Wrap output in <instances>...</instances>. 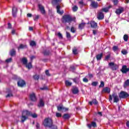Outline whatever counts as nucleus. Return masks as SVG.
<instances>
[{"mask_svg":"<svg viewBox=\"0 0 129 129\" xmlns=\"http://www.w3.org/2000/svg\"><path fill=\"white\" fill-rule=\"evenodd\" d=\"M71 70H72V71H74V70H75V67H74V66H72V67H71Z\"/></svg>","mask_w":129,"mask_h":129,"instance_id":"0e129e2a","label":"nucleus"},{"mask_svg":"<svg viewBox=\"0 0 129 129\" xmlns=\"http://www.w3.org/2000/svg\"><path fill=\"white\" fill-rule=\"evenodd\" d=\"M112 98L113 99V102L115 103H117L118 101H119V98H118V95L115 92L113 93L111 95H109V101L111 102L112 101Z\"/></svg>","mask_w":129,"mask_h":129,"instance_id":"7ed1b4c3","label":"nucleus"},{"mask_svg":"<svg viewBox=\"0 0 129 129\" xmlns=\"http://www.w3.org/2000/svg\"><path fill=\"white\" fill-rule=\"evenodd\" d=\"M61 2H62V0H52L51 4L53 5V6L57 5L56 7V13L58 14V15L62 16V15L64 14V11L60 10V9H61V6L59 5V4H60Z\"/></svg>","mask_w":129,"mask_h":129,"instance_id":"f257e3e1","label":"nucleus"},{"mask_svg":"<svg viewBox=\"0 0 129 129\" xmlns=\"http://www.w3.org/2000/svg\"><path fill=\"white\" fill-rule=\"evenodd\" d=\"M101 93H110V89L109 87H105L103 88Z\"/></svg>","mask_w":129,"mask_h":129,"instance_id":"dca6fc26","label":"nucleus"},{"mask_svg":"<svg viewBox=\"0 0 129 129\" xmlns=\"http://www.w3.org/2000/svg\"><path fill=\"white\" fill-rule=\"evenodd\" d=\"M25 67L27 68L28 70H30V69H32L33 68V65H32V62H27L26 64H25Z\"/></svg>","mask_w":129,"mask_h":129,"instance_id":"412c9836","label":"nucleus"},{"mask_svg":"<svg viewBox=\"0 0 129 129\" xmlns=\"http://www.w3.org/2000/svg\"><path fill=\"white\" fill-rule=\"evenodd\" d=\"M86 24L84 23H80L79 24L78 28L80 30H83V29H84V27H85Z\"/></svg>","mask_w":129,"mask_h":129,"instance_id":"cd10ccee","label":"nucleus"},{"mask_svg":"<svg viewBox=\"0 0 129 129\" xmlns=\"http://www.w3.org/2000/svg\"><path fill=\"white\" fill-rule=\"evenodd\" d=\"M17 85L19 87H24L26 85V82L24 80L20 79L17 82Z\"/></svg>","mask_w":129,"mask_h":129,"instance_id":"6e6552de","label":"nucleus"},{"mask_svg":"<svg viewBox=\"0 0 129 129\" xmlns=\"http://www.w3.org/2000/svg\"><path fill=\"white\" fill-rule=\"evenodd\" d=\"M88 76L89 78H93V75L91 74H88Z\"/></svg>","mask_w":129,"mask_h":129,"instance_id":"680f3d73","label":"nucleus"},{"mask_svg":"<svg viewBox=\"0 0 129 129\" xmlns=\"http://www.w3.org/2000/svg\"><path fill=\"white\" fill-rule=\"evenodd\" d=\"M93 103L95 105H97V104H98V101L97 100H96V99H93L92 101L89 102L90 105H92Z\"/></svg>","mask_w":129,"mask_h":129,"instance_id":"aec40b11","label":"nucleus"},{"mask_svg":"<svg viewBox=\"0 0 129 129\" xmlns=\"http://www.w3.org/2000/svg\"><path fill=\"white\" fill-rule=\"evenodd\" d=\"M44 105H45V103L44 102L43 99L40 98L39 99V102L38 104V107H43V106H44Z\"/></svg>","mask_w":129,"mask_h":129,"instance_id":"6ab92c4d","label":"nucleus"},{"mask_svg":"<svg viewBox=\"0 0 129 129\" xmlns=\"http://www.w3.org/2000/svg\"><path fill=\"white\" fill-rule=\"evenodd\" d=\"M71 32H72V33H75V32H76V30H75V28H74V27H72L71 28Z\"/></svg>","mask_w":129,"mask_h":129,"instance_id":"09e8293b","label":"nucleus"},{"mask_svg":"<svg viewBox=\"0 0 129 129\" xmlns=\"http://www.w3.org/2000/svg\"><path fill=\"white\" fill-rule=\"evenodd\" d=\"M16 50L15 49H12L10 51V55L13 57L14 56H16Z\"/></svg>","mask_w":129,"mask_h":129,"instance_id":"393cba45","label":"nucleus"},{"mask_svg":"<svg viewBox=\"0 0 129 129\" xmlns=\"http://www.w3.org/2000/svg\"><path fill=\"white\" fill-rule=\"evenodd\" d=\"M17 13H18V8L14 7L12 8V15L14 18H16V17H17Z\"/></svg>","mask_w":129,"mask_h":129,"instance_id":"4468645a","label":"nucleus"},{"mask_svg":"<svg viewBox=\"0 0 129 129\" xmlns=\"http://www.w3.org/2000/svg\"><path fill=\"white\" fill-rule=\"evenodd\" d=\"M66 34H67V38L68 39H70V38H71V35L70 34V33L69 32H67Z\"/></svg>","mask_w":129,"mask_h":129,"instance_id":"8fccbe9b","label":"nucleus"},{"mask_svg":"<svg viewBox=\"0 0 129 129\" xmlns=\"http://www.w3.org/2000/svg\"><path fill=\"white\" fill-rule=\"evenodd\" d=\"M12 60H13V59L12 58H9L6 60V62L7 63H10V62H12Z\"/></svg>","mask_w":129,"mask_h":129,"instance_id":"5fc2aeb1","label":"nucleus"},{"mask_svg":"<svg viewBox=\"0 0 129 129\" xmlns=\"http://www.w3.org/2000/svg\"><path fill=\"white\" fill-rule=\"evenodd\" d=\"M73 54H74V55H77V54H78V51L77 49V48L74 47L73 49Z\"/></svg>","mask_w":129,"mask_h":129,"instance_id":"c756f323","label":"nucleus"},{"mask_svg":"<svg viewBox=\"0 0 129 129\" xmlns=\"http://www.w3.org/2000/svg\"><path fill=\"white\" fill-rule=\"evenodd\" d=\"M42 53L44 56H50L52 55V52L48 49H45L43 52Z\"/></svg>","mask_w":129,"mask_h":129,"instance_id":"ddd939ff","label":"nucleus"},{"mask_svg":"<svg viewBox=\"0 0 129 129\" xmlns=\"http://www.w3.org/2000/svg\"><path fill=\"white\" fill-rule=\"evenodd\" d=\"M29 31H34V28H33L32 27H29Z\"/></svg>","mask_w":129,"mask_h":129,"instance_id":"774afa93","label":"nucleus"},{"mask_svg":"<svg viewBox=\"0 0 129 129\" xmlns=\"http://www.w3.org/2000/svg\"><path fill=\"white\" fill-rule=\"evenodd\" d=\"M56 117H62V114L60 113H56Z\"/></svg>","mask_w":129,"mask_h":129,"instance_id":"3c124183","label":"nucleus"},{"mask_svg":"<svg viewBox=\"0 0 129 129\" xmlns=\"http://www.w3.org/2000/svg\"><path fill=\"white\" fill-rule=\"evenodd\" d=\"M91 28H93V29H96V28H97V23L94 21H92L91 22Z\"/></svg>","mask_w":129,"mask_h":129,"instance_id":"5701e85b","label":"nucleus"},{"mask_svg":"<svg viewBox=\"0 0 129 129\" xmlns=\"http://www.w3.org/2000/svg\"><path fill=\"white\" fill-rule=\"evenodd\" d=\"M21 62L23 64V65L27 64L28 63V59L26 57H23L21 59Z\"/></svg>","mask_w":129,"mask_h":129,"instance_id":"c85d7f7f","label":"nucleus"},{"mask_svg":"<svg viewBox=\"0 0 129 129\" xmlns=\"http://www.w3.org/2000/svg\"><path fill=\"white\" fill-rule=\"evenodd\" d=\"M35 58H36V56L32 55L31 56H30V60L31 61H33V60H34V59H35Z\"/></svg>","mask_w":129,"mask_h":129,"instance_id":"bf43d9fd","label":"nucleus"},{"mask_svg":"<svg viewBox=\"0 0 129 129\" xmlns=\"http://www.w3.org/2000/svg\"><path fill=\"white\" fill-rule=\"evenodd\" d=\"M91 85H92V86H97V85H98V82H93Z\"/></svg>","mask_w":129,"mask_h":129,"instance_id":"a18cd8bd","label":"nucleus"},{"mask_svg":"<svg viewBox=\"0 0 129 129\" xmlns=\"http://www.w3.org/2000/svg\"><path fill=\"white\" fill-rule=\"evenodd\" d=\"M129 97V94L126 92H124L123 91H121L119 94V97L121 99H125Z\"/></svg>","mask_w":129,"mask_h":129,"instance_id":"0eeeda50","label":"nucleus"},{"mask_svg":"<svg viewBox=\"0 0 129 129\" xmlns=\"http://www.w3.org/2000/svg\"><path fill=\"white\" fill-rule=\"evenodd\" d=\"M104 87V82L101 81L100 85L99 86V88H103Z\"/></svg>","mask_w":129,"mask_h":129,"instance_id":"e433bc0d","label":"nucleus"},{"mask_svg":"<svg viewBox=\"0 0 129 129\" xmlns=\"http://www.w3.org/2000/svg\"><path fill=\"white\" fill-rule=\"evenodd\" d=\"M73 21V18L69 15H65L62 16L61 22L63 24L66 23H71Z\"/></svg>","mask_w":129,"mask_h":129,"instance_id":"39448f33","label":"nucleus"},{"mask_svg":"<svg viewBox=\"0 0 129 129\" xmlns=\"http://www.w3.org/2000/svg\"><path fill=\"white\" fill-rule=\"evenodd\" d=\"M121 52L122 54H123V55H126V54H127V51H126L125 49H122Z\"/></svg>","mask_w":129,"mask_h":129,"instance_id":"37998d69","label":"nucleus"},{"mask_svg":"<svg viewBox=\"0 0 129 129\" xmlns=\"http://www.w3.org/2000/svg\"><path fill=\"white\" fill-rule=\"evenodd\" d=\"M45 74L47 76H51V75H50V73H49V70L45 71Z\"/></svg>","mask_w":129,"mask_h":129,"instance_id":"4d7b16f0","label":"nucleus"},{"mask_svg":"<svg viewBox=\"0 0 129 129\" xmlns=\"http://www.w3.org/2000/svg\"><path fill=\"white\" fill-rule=\"evenodd\" d=\"M39 18H40V16L36 15L35 17H33L34 21H38L39 20Z\"/></svg>","mask_w":129,"mask_h":129,"instance_id":"49530a36","label":"nucleus"},{"mask_svg":"<svg viewBox=\"0 0 129 129\" xmlns=\"http://www.w3.org/2000/svg\"><path fill=\"white\" fill-rule=\"evenodd\" d=\"M30 115L31 111L27 110L23 111L21 117V122H25Z\"/></svg>","mask_w":129,"mask_h":129,"instance_id":"f03ea898","label":"nucleus"},{"mask_svg":"<svg viewBox=\"0 0 129 129\" xmlns=\"http://www.w3.org/2000/svg\"><path fill=\"white\" fill-rule=\"evenodd\" d=\"M30 99L31 101H37V97H36V94L35 93H32L29 96Z\"/></svg>","mask_w":129,"mask_h":129,"instance_id":"9b49d317","label":"nucleus"},{"mask_svg":"<svg viewBox=\"0 0 129 129\" xmlns=\"http://www.w3.org/2000/svg\"><path fill=\"white\" fill-rule=\"evenodd\" d=\"M8 29H12V24L11 23H8Z\"/></svg>","mask_w":129,"mask_h":129,"instance_id":"69168bd1","label":"nucleus"},{"mask_svg":"<svg viewBox=\"0 0 129 129\" xmlns=\"http://www.w3.org/2000/svg\"><path fill=\"white\" fill-rule=\"evenodd\" d=\"M108 66L112 71H116L118 69V66L113 62H110L108 63Z\"/></svg>","mask_w":129,"mask_h":129,"instance_id":"423d86ee","label":"nucleus"},{"mask_svg":"<svg viewBox=\"0 0 129 129\" xmlns=\"http://www.w3.org/2000/svg\"><path fill=\"white\" fill-rule=\"evenodd\" d=\"M97 18L99 20H103V19L104 18V15H103V14L102 13V12H100L98 14V15L97 16Z\"/></svg>","mask_w":129,"mask_h":129,"instance_id":"4be33fe9","label":"nucleus"},{"mask_svg":"<svg viewBox=\"0 0 129 129\" xmlns=\"http://www.w3.org/2000/svg\"><path fill=\"white\" fill-rule=\"evenodd\" d=\"M65 84L66 86H71V85H72V83L69 82L68 80H67L65 81Z\"/></svg>","mask_w":129,"mask_h":129,"instance_id":"473e14b6","label":"nucleus"},{"mask_svg":"<svg viewBox=\"0 0 129 129\" xmlns=\"http://www.w3.org/2000/svg\"><path fill=\"white\" fill-rule=\"evenodd\" d=\"M41 90H48L47 87H43L42 88H40Z\"/></svg>","mask_w":129,"mask_h":129,"instance_id":"13d9d810","label":"nucleus"},{"mask_svg":"<svg viewBox=\"0 0 129 129\" xmlns=\"http://www.w3.org/2000/svg\"><path fill=\"white\" fill-rule=\"evenodd\" d=\"M83 82H85V83H87L88 82V79L87 78H84L83 79Z\"/></svg>","mask_w":129,"mask_h":129,"instance_id":"864d4df0","label":"nucleus"},{"mask_svg":"<svg viewBox=\"0 0 129 129\" xmlns=\"http://www.w3.org/2000/svg\"><path fill=\"white\" fill-rule=\"evenodd\" d=\"M51 129H58V127L56 125L52 124V126L51 127Z\"/></svg>","mask_w":129,"mask_h":129,"instance_id":"6e6d98bb","label":"nucleus"},{"mask_svg":"<svg viewBox=\"0 0 129 129\" xmlns=\"http://www.w3.org/2000/svg\"><path fill=\"white\" fill-rule=\"evenodd\" d=\"M30 46H32L33 47L34 46H36V45H37V44H36V42H35L34 41H31L30 42Z\"/></svg>","mask_w":129,"mask_h":129,"instance_id":"79ce46f5","label":"nucleus"},{"mask_svg":"<svg viewBox=\"0 0 129 129\" xmlns=\"http://www.w3.org/2000/svg\"><path fill=\"white\" fill-rule=\"evenodd\" d=\"M71 117V115L69 113H65L62 115V118L64 119V120H68Z\"/></svg>","mask_w":129,"mask_h":129,"instance_id":"2eb2a0df","label":"nucleus"},{"mask_svg":"<svg viewBox=\"0 0 129 129\" xmlns=\"http://www.w3.org/2000/svg\"><path fill=\"white\" fill-rule=\"evenodd\" d=\"M90 6L93 9H97V8H98V3H97L94 1H92Z\"/></svg>","mask_w":129,"mask_h":129,"instance_id":"f8f14e48","label":"nucleus"},{"mask_svg":"<svg viewBox=\"0 0 129 129\" xmlns=\"http://www.w3.org/2000/svg\"><path fill=\"white\" fill-rule=\"evenodd\" d=\"M97 33V31L96 30H93V35H96Z\"/></svg>","mask_w":129,"mask_h":129,"instance_id":"338daca9","label":"nucleus"},{"mask_svg":"<svg viewBox=\"0 0 129 129\" xmlns=\"http://www.w3.org/2000/svg\"><path fill=\"white\" fill-rule=\"evenodd\" d=\"M38 7L42 15H46V10H45V8L44 7V6H43V5L41 4H38Z\"/></svg>","mask_w":129,"mask_h":129,"instance_id":"9d476101","label":"nucleus"},{"mask_svg":"<svg viewBox=\"0 0 129 129\" xmlns=\"http://www.w3.org/2000/svg\"><path fill=\"white\" fill-rule=\"evenodd\" d=\"M25 48H27V45L21 44L18 47V49L20 50V49H25Z\"/></svg>","mask_w":129,"mask_h":129,"instance_id":"2f4dec72","label":"nucleus"},{"mask_svg":"<svg viewBox=\"0 0 129 129\" xmlns=\"http://www.w3.org/2000/svg\"><path fill=\"white\" fill-rule=\"evenodd\" d=\"M126 86H129V79H127L125 82L124 84V87Z\"/></svg>","mask_w":129,"mask_h":129,"instance_id":"ea45409f","label":"nucleus"},{"mask_svg":"<svg viewBox=\"0 0 129 129\" xmlns=\"http://www.w3.org/2000/svg\"><path fill=\"white\" fill-rule=\"evenodd\" d=\"M123 12V8L116 9L115 13L116 15H120Z\"/></svg>","mask_w":129,"mask_h":129,"instance_id":"a878e982","label":"nucleus"},{"mask_svg":"<svg viewBox=\"0 0 129 129\" xmlns=\"http://www.w3.org/2000/svg\"><path fill=\"white\" fill-rule=\"evenodd\" d=\"M6 93H8V94L6 96V98H9V97H12L13 96L12 91L10 89H7Z\"/></svg>","mask_w":129,"mask_h":129,"instance_id":"f3484780","label":"nucleus"},{"mask_svg":"<svg viewBox=\"0 0 129 129\" xmlns=\"http://www.w3.org/2000/svg\"><path fill=\"white\" fill-rule=\"evenodd\" d=\"M111 56V55H110V54H109L108 55H106L105 57V61H108L109 60V59H110V57Z\"/></svg>","mask_w":129,"mask_h":129,"instance_id":"f704fd0d","label":"nucleus"},{"mask_svg":"<svg viewBox=\"0 0 129 129\" xmlns=\"http://www.w3.org/2000/svg\"><path fill=\"white\" fill-rule=\"evenodd\" d=\"M43 123L45 127H49V128H51L53 124V120L50 118H46Z\"/></svg>","mask_w":129,"mask_h":129,"instance_id":"20e7f679","label":"nucleus"},{"mask_svg":"<svg viewBox=\"0 0 129 129\" xmlns=\"http://www.w3.org/2000/svg\"><path fill=\"white\" fill-rule=\"evenodd\" d=\"M120 71L122 73V74H126L127 72H129V68H127L126 66L124 65L122 67Z\"/></svg>","mask_w":129,"mask_h":129,"instance_id":"1a4fd4ad","label":"nucleus"},{"mask_svg":"<svg viewBox=\"0 0 129 129\" xmlns=\"http://www.w3.org/2000/svg\"><path fill=\"white\" fill-rule=\"evenodd\" d=\"M92 124V126L94 128L97 127V124H96V122L93 121L91 123Z\"/></svg>","mask_w":129,"mask_h":129,"instance_id":"58836bf2","label":"nucleus"},{"mask_svg":"<svg viewBox=\"0 0 129 129\" xmlns=\"http://www.w3.org/2000/svg\"><path fill=\"white\" fill-rule=\"evenodd\" d=\"M73 12H77L78 11V7L76 6H75L73 8Z\"/></svg>","mask_w":129,"mask_h":129,"instance_id":"c03bdc74","label":"nucleus"},{"mask_svg":"<svg viewBox=\"0 0 129 129\" xmlns=\"http://www.w3.org/2000/svg\"><path fill=\"white\" fill-rule=\"evenodd\" d=\"M57 108L58 111H62V112L64 109V106H58L57 107Z\"/></svg>","mask_w":129,"mask_h":129,"instance_id":"7c9ffc66","label":"nucleus"},{"mask_svg":"<svg viewBox=\"0 0 129 129\" xmlns=\"http://www.w3.org/2000/svg\"><path fill=\"white\" fill-rule=\"evenodd\" d=\"M57 35L59 39H63V36L62 35V34H61V33L58 32Z\"/></svg>","mask_w":129,"mask_h":129,"instance_id":"603ef678","label":"nucleus"},{"mask_svg":"<svg viewBox=\"0 0 129 129\" xmlns=\"http://www.w3.org/2000/svg\"><path fill=\"white\" fill-rule=\"evenodd\" d=\"M111 5H109L108 7L104 8L102 9V12H104L105 13H107L109 10V9H111Z\"/></svg>","mask_w":129,"mask_h":129,"instance_id":"b1692460","label":"nucleus"},{"mask_svg":"<svg viewBox=\"0 0 129 129\" xmlns=\"http://www.w3.org/2000/svg\"><path fill=\"white\" fill-rule=\"evenodd\" d=\"M73 80L74 82H75V83H77V78H75L73 79Z\"/></svg>","mask_w":129,"mask_h":129,"instance_id":"e2e57ef3","label":"nucleus"},{"mask_svg":"<svg viewBox=\"0 0 129 129\" xmlns=\"http://www.w3.org/2000/svg\"><path fill=\"white\" fill-rule=\"evenodd\" d=\"M72 92L73 94H78L79 93V90L78 89V88L77 87H74L72 89Z\"/></svg>","mask_w":129,"mask_h":129,"instance_id":"a211bd4d","label":"nucleus"},{"mask_svg":"<svg viewBox=\"0 0 129 129\" xmlns=\"http://www.w3.org/2000/svg\"><path fill=\"white\" fill-rule=\"evenodd\" d=\"M30 116H32V117H33V118H36L38 117V115H37V114H36V113L32 114V112H31Z\"/></svg>","mask_w":129,"mask_h":129,"instance_id":"4c0bfd02","label":"nucleus"},{"mask_svg":"<svg viewBox=\"0 0 129 129\" xmlns=\"http://www.w3.org/2000/svg\"><path fill=\"white\" fill-rule=\"evenodd\" d=\"M123 40L125 42H127L128 40V36L126 34L124 35L123 36Z\"/></svg>","mask_w":129,"mask_h":129,"instance_id":"c9c22d12","label":"nucleus"},{"mask_svg":"<svg viewBox=\"0 0 129 129\" xmlns=\"http://www.w3.org/2000/svg\"><path fill=\"white\" fill-rule=\"evenodd\" d=\"M112 50L114 51V52H116V51H117L118 50V46H114L112 47Z\"/></svg>","mask_w":129,"mask_h":129,"instance_id":"a19ab883","label":"nucleus"},{"mask_svg":"<svg viewBox=\"0 0 129 129\" xmlns=\"http://www.w3.org/2000/svg\"><path fill=\"white\" fill-rule=\"evenodd\" d=\"M36 128H40V124L39 123H36Z\"/></svg>","mask_w":129,"mask_h":129,"instance_id":"052dcab7","label":"nucleus"},{"mask_svg":"<svg viewBox=\"0 0 129 129\" xmlns=\"http://www.w3.org/2000/svg\"><path fill=\"white\" fill-rule=\"evenodd\" d=\"M102 56H103V53H101L100 54H98L96 56V58L97 60H101L102 58Z\"/></svg>","mask_w":129,"mask_h":129,"instance_id":"bb28decb","label":"nucleus"},{"mask_svg":"<svg viewBox=\"0 0 129 129\" xmlns=\"http://www.w3.org/2000/svg\"><path fill=\"white\" fill-rule=\"evenodd\" d=\"M114 6H117L118 5V0H113Z\"/></svg>","mask_w":129,"mask_h":129,"instance_id":"de8ad7c7","label":"nucleus"},{"mask_svg":"<svg viewBox=\"0 0 129 129\" xmlns=\"http://www.w3.org/2000/svg\"><path fill=\"white\" fill-rule=\"evenodd\" d=\"M33 78L35 80H39L40 79V75H35L33 76Z\"/></svg>","mask_w":129,"mask_h":129,"instance_id":"72a5a7b5","label":"nucleus"}]
</instances>
